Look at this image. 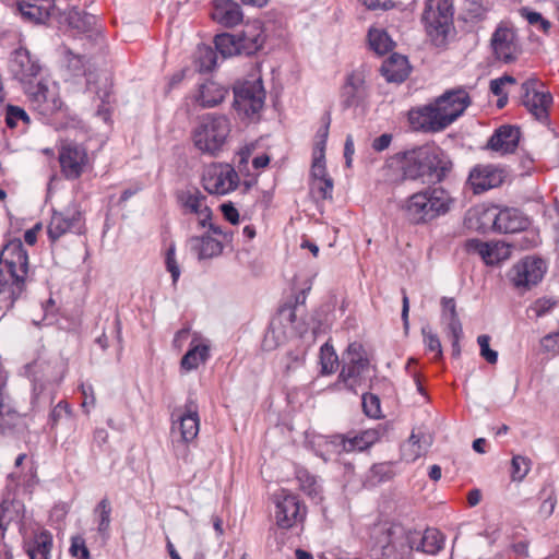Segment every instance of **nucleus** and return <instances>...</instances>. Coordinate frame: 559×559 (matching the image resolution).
<instances>
[{"label": "nucleus", "instance_id": "obj_1", "mask_svg": "<svg viewBox=\"0 0 559 559\" xmlns=\"http://www.w3.org/2000/svg\"><path fill=\"white\" fill-rule=\"evenodd\" d=\"M396 158L403 179L421 183L443 181L453 167L448 154L433 142L400 153Z\"/></svg>", "mask_w": 559, "mask_h": 559}, {"label": "nucleus", "instance_id": "obj_2", "mask_svg": "<svg viewBox=\"0 0 559 559\" xmlns=\"http://www.w3.org/2000/svg\"><path fill=\"white\" fill-rule=\"evenodd\" d=\"M230 132L231 123L226 116L207 114L193 128L191 140L198 151L214 157L224 150Z\"/></svg>", "mask_w": 559, "mask_h": 559}, {"label": "nucleus", "instance_id": "obj_3", "mask_svg": "<svg viewBox=\"0 0 559 559\" xmlns=\"http://www.w3.org/2000/svg\"><path fill=\"white\" fill-rule=\"evenodd\" d=\"M452 200L442 188H427L412 194L404 206L405 215L413 224H421L445 214Z\"/></svg>", "mask_w": 559, "mask_h": 559}, {"label": "nucleus", "instance_id": "obj_4", "mask_svg": "<svg viewBox=\"0 0 559 559\" xmlns=\"http://www.w3.org/2000/svg\"><path fill=\"white\" fill-rule=\"evenodd\" d=\"M5 254V273L9 278L2 282V295L8 297L13 304L25 288V278L28 272V255L20 239L10 241L2 247V255Z\"/></svg>", "mask_w": 559, "mask_h": 559}, {"label": "nucleus", "instance_id": "obj_5", "mask_svg": "<svg viewBox=\"0 0 559 559\" xmlns=\"http://www.w3.org/2000/svg\"><path fill=\"white\" fill-rule=\"evenodd\" d=\"M423 22L429 36L436 41H443L453 23V4L451 0H427Z\"/></svg>", "mask_w": 559, "mask_h": 559}, {"label": "nucleus", "instance_id": "obj_6", "mask_svg": "<svg viewBox=\"0 0 559 559\" xmlns=\"http://www.w3.org/2000/svg\"><path fill=\"white\" fill-rule=\"evenodd\" d=\"M368 368L369 359L364 346L357 342L350 343L343 354V366L337 381L347 390L356 392Z\"/></svg>", "mask_w": 559, "mask_h": 559}, {"label": "nucleus", "instance_id": "obj_7", "mask_svg": "<svg viewBox=\"0 0 559 559\" xmlns=\"http://www.w3.org/2000/svg\"><path fill=\"white\" fill-rule=\"evenodd\" d=\"M265 91L261 79L245 81L234 87V107L239 115L253 117L263 108Z\"/></svg>", "mask_w": 559, "mask_h": 559}, {"label": "nucleus", "instance_id": "obj_8", "mask_svg": "<svg viewBox=\"0 0 559 559\" xmlns=\"http://www.w3.org/2000/svg\"><path fill=\"white\" fill-rule=\"evenodd\" d=\"M202 183L209 193L223 195L238 187L239 176L231 165L213 163L204 169Z\"/></svg>", "mask_w": 559, "mask_h": 559}, {"label": "nucleus", "instance_id": "obj_9", "mask_svg": "<svg viewBox=\"0 0 559 559\" xmlns=\"http://www.w3.org/2000/svg\"><path fill=\"white\" fill-rule=\"evenodd\" d=\"M522 104L538 121L547 122L549 108L552 105V95L537 80H527L522 84Z\"/></svg>", "mask_w": 559, "mask_h": 559}, {"label": "nucleus", "instance_id": "obj_10", "mask_svg": "<svg viewBox=\"0 0 559 559\" xmlns=\"http://www.w3.org/2000/svg\"><path fill=\"white\" fill-rule=\"evenodd\" d=\"M23 90L32 108L43 118L48 119L61 110L63 104L58 93L50 90L45 82L28 84Z\"/></svg>", "mask_w": 559, "mask_h": 559}, {"label": "nucleus", "instance_id": "obj_11", "mask_svg": "<svg viewBox=\"0 0 559 559\" xmlns=\"http://www.w3.org/2000/svg\"><path fill=\"white\" fill-rule=\"evenodd\" d=\"M545 272L546 265L542 259L526 257L512 266L508 276L516 289L526 292L542 281Z\"/></svg>", "mask_w": 559, "mask_h": 559}, {"label": "nucleus", "instance_id": "obj_12", "mask_svg": "<svg viewBox=\"0 0 559 559\" xmlns=\"http://www.w3.org/2000/svg\"><path fill=\"white\" fill-rule=\"evenodd\" d=\"M275 507V520L281 528H290L305 519L306 509L298 497L284 489L276 495Z\"/></svg>", "mask_w": 559, "mask_h": 559}, {"label": "nucleus", "instance_id": "obj_13", "mask_svg": "<svg viewBox=\"0 0 559 559\" xmlns=\"http://www.w3.org/2000/svg\"><path fill=\"white\" fill-rule=\"evenodd\" d=\"M447 127L454 122L471 105V97L464 88L447 91L435 102Z\"/></svg>", "mask_w": 559, "mask_h": 559}, {"label": "nucleus", "instance_id": "obj_14", "mask_svg": "<svg viewBox=\"0 0 559 559\" xmlns=\"http://www.w3.org/2000/svg\"><path fill=\"white\" fill-rule=\"evenodd\" d=\"M8 68L13 78L23 84V87L33 84L32 79L36 78L41 70L38 60L23 47L13 51Z\"/></svg>", "mask_w": 559, "mask_h": 559}, {"label": "nucleus", "instance_id": "obj_15", "mask_svg": "<svg viewBox=\"0 0 559 559\" xmlns=\"http://www.w3.org/2000/svg\"><path fill=\"white\" fill-rule=\"evenodd\" d=\"M174 421L173 429H178L180 440L182 443L193 441L200 428L199 408L194 401L189 400L183 407L177 408L173 413Z\"/></svg>", "mask_w": 559, "mask_h": 559}, {"label": "nucleus", "instance_id": "obj_16", "mask_svg": "<svg viewBox=\"0 0 559 559\" xmlns=\"http://www.w3.org/2000/svg\"><path fill=\"white\" fill-rule=\"evenodd\" d=\"M408 122L413 130L428 133L440 132L448 128L435 103L411 109Z\"/></svg>", "mask_w": 559, "mask_h": 559}, {"label": "nucleus", "instance_id": "obj_17", "mask_svg": "<svg viewBox=\"0 0 559 559\" xmlns=\"http://www.w3.org/2000/svg\"><path fill=\"white\" fill-rule=\"evenodd\" d=\"M86 150L74 143H64L59 150L61 171L67 179H78L87 164Z\"/></svg>", "mask_w": 559, "mask_h": 559}, {"label": "nucleus", "instance_id": "obj_18", "mask_svg": "<svg viewBox=\"0 0 559 559\" xmlns=\"http://www.w3.org/2000/svg\"><path fill=\"white\" fill-rule=\"evenodd\" d=\"M368 97L365 74L360 70L348 73L341 87L340 98L344 109L360 106Z\"/></svg>", "mask_w": 559, "mask_h": 559}, {"label": "nucleus", "instance_id": "obj_19", "mask_svg": "<svg viewBox=\"0 0 559 559\" xmlns=\"http://www.w3.org/2000/svg\"><path fill=\"white\" fill-rule=\"evenodd\" d=\"M506 177L507 171L503 168L493 165H477L471 170L467 183L473 192L478 194L501 186Z\"/></svg>", "mask_w": 559, "mask_h": 559}, {"label": "nucleus", "instance_id": "obj_20", "mask_svg": "<svg viewBox=\"0 0 559 559\" xmlns=\"http://www.w3.org/2000/svg\"><path fill=\"white\" fill-rule=\"evenodd\" d=\"M491 46L496 57L504 63L515 61L521 52L515 32L506 26H499L495 31Z\"/></svg>", "mask_w": 559, "mask_h": 559}, {"label": "nucleus", "instance_id": "obj_21", "mask_svg": "<svg viewBox=\"0 0 559 559\" xmlns=\"http://www.w3.org/2000/svg\"><path fill=\"white\" fill-rule=\"evenodd\" d=\"M512 246L501 241L484 242L478 239L466 241V249L478 254L486 264L495 265L510 258Z\"/></svg>", "mask_w": 559, "mask_h": 559}, {"label": "nucleus", "instance_id": "obj_22", "mask_svg": "<svg viewBox=\"0 0 559 559\" xmlns=\"http://www.w3.org/2000/svg\"><path fill=\"white\" fill-rule=\"evenodd\" d=\"M178 201L185 210V213L194 214L199 225L205 228L207 222L212 218V211L206 204V197L197 188L181 191L178 194Z\"/></svg>", "mask_w": 559, "mask_h": 559}, {"label": "nucleus", "instance_id": "obj_23", "mask_svg": "<svg viewBox=\"0 0 559 559\" xmlns=\"http://www.w3.org/2000/svg\"><path fill=\"white\" fill-rule=\"evenodd\" d=\"M82 215L79 211L69 213L53 212L47 228V234L51 242L57 241L67 231L81 233Z\"/></svg>", "mask_w": 559, "mask_h": 559}, {"label": "nucleus", "instance_id": "obj_24", "mask_svg": "<svg viewBox=\"0 0 559 559\" xmlns=\"http://www.w3.org/2000/svg\"><path fill=\"white\" fill-rule=\"evenodd\" d=\"M530 219L520 210L506 207L499 211L493 218V228L499 233L513 234L526 230Z\"/></svg>", "mask_w": 559, "mask_h": 559}, {"label": "nucleus", "instance_id": "obj_25", "mask_svg": "<svg viewBox=\"0 0 559 559\" xmlns=\"http://www.w3.org/2000/svg\"><path fill=\"white\" fill-rule=\"evenodd\" d=\"M22 16L36 24H46L56 11L55 0H19Z\"/></svg>", "mask_w": 559, "mask_h": 559}, {"label": "nucleus", "instance_id": "obj_26", "mask_svg": "<svg viewBox=\"0 0 559 559\" xmlns=\"http://www.w3.org/2000/svg\"><path fill=\"white\" fill-rule=\"evenodd\" d=\"M520 136V128L504 124L498 128L490 136L487 147L502 154L512 153L519 145Z\"/></svg>", "mask_w": 559, "mask_h": 559}, {"label": "nucleus", "instance_id": "obj_27", "mask_svg": "<svg viewBox=\"0 0 559 559\" xmlns=\"http://www.w3.org/2000/svg\"><path fill=\"white\" fill-rule=\"evenodd\" d=\"M237 36L240 53L246 56L255 53L265 41L262 24L258 21L247 24Z\"/></svg>", "mask_w": 559, "mask_h": 559}, {"label": "nucleus", "instance_id": "obj_28", "mask_svg": "<svg viewBox=\"0 0 559 559\" xmlns=\"http://www.w3.org/2000/svg\"><path fill=\"white\" fill-rule=\"evenodd\" d=\"M211 15L215 22L225 27H233L242 20L240 7L231 0H216Z\"/></svg>", "mask_w": 559, "mask_h": 559}, {"label": "nucleus", "instance_id": "obj_29", "mask_svg": "<svg viewBox=\"0 0 559 559\" xmlns=\"http://www.w3.org/2000/svg\"><path fill=\"white\" fill-rule=\"evenodd\" d=\"M409 547L428 555H436L444 545V537L437 528H427L421 536H411Z\"/></svg>", "mask_w": 559, "mask_h": 559}, {"label": "nucleus", "instance_id": "obj_30", "mask_svg": "<svg viewBox=\"0 0 559 559\" xmlns=\"http://www.w3.org/2000/svg\"><path fill=\"white\" fill-rule=\"evenodd\" d=\"M111 82L107 75H99L97 80L92 81L91 78L87 79V91L94 93L100 104L97 108V115L100 116L105 121L108 120L110 115V97H111Z\"/></svg>", "mask_w": 559, "mask_h": 559}, {"label": "nucleus", "instance_id": "obj_31", "mask_svg": "<svg viewBox=\"0 0 559 559\" xmlns=\"http://www.w3.org/2000/svg\"><path fill=\"white\" fill-rule=\"evenodd\" d=\"M381 72L389 82L401 83L405 81L409 74L407 58L393 53L382 63Z\"/></svg>", "mask_w": 559, "mask_h": 559}, {"label": "nucleus", "instance_id": "obj_32", "mask_svg": "<svg viewBox=\"0 0 559 559\" xmlns=\"http://www.w3.org/2000/svg\"><path fill=\"white\" fill-rule=\"evenodd\" d=\"M227 94V90L216 82L207 81L200 85L198 93L194 95V102L201 107H214L223 102Z\"/></svg>", "mask_w": 559, "mask_h": 559}, {"label": "nucleus", "instance_id": "obj_33", "mask_svg": "<svg viewBox=\"0 0 559 559\" xmlns=\"http://www.w3.org/2000/svg\"><path fill=\"white\" fill-rule=\"evenodd\" d=\"M432 442L430 435L415 433L409 436L408 440L402 445V457L406 462H414L425 454Z\"/></svg>", "mask_w": 559, "mask_h": 559}, {"label": "nucleus", "instance_id": "obj_34", "mask_svg": "<svg viewBox=\"0 0 559 559\" xmlns=\"http://www.w3.org/2000/svg\"><path fill=\"white\" fill-rule=\"evenodd\" d=\"M189 241L192 250L198 253L199 259H211L223 252V241L207 234L201 237H191Z\"/></svg>", "mask_w": 559, "mask_h": 559}, {"label": "nucleus", "instance_id": "obj_35", "mask_svg": "<svg viewBox=\"0 0 559 559\" xmlns=\"http://www.w3.org/2000/svg\"><path fill=\"white\" fill-rule=\"evenodd\" d=\"M5 124L17 133H25L31 127V117L24 108L15 105H7L4 108Z\"/></svg>", "mask_w": 559, "mask_h": 559}, {"label": "nucleus", "instance_id": "obj_36", "mask_svg": "<svg viewBox=\"0 0 559 559\" xmlns=\"http://www.w3.org/2000/svg\"><path fill=\"white\" fill-rule=\"evenodd\" d=\"M210 347L206 344L191 342L189 350L183 355L180 366L186 371L197 369L200 364H203L209 358Z\"/></svg>", "mask_w": 559, "mask_h": 559}, {"label": "nucleus", "instance_id": "obj_37", "mask_svg": "<svg viewBox=\"0 0 559 559\" xmlns=\"http://www.w3.org/2000/svg\"><path fill=\"white\" fill-rule=\"evenodd\" d=\"M347 453L355 451H364L370 448L380 439L378 429H367L358 433H347Z\"/></svg>", "mask_w": 559, "mask_h": 559}, {"label": "nucleus", "instance_id": "obj_38", "mask_svg": "<svg viewBox=\"0 0 559 559\" xmlns=\"http://www.w3.org/2000/svg\"><path fill=\"white\" fill-rule=\"evenodd\" d=\"M215 48L223 57H231L240 53L237 34L223 33L215 36Z\"/></svg>", "mask_w": 559, "mask_h": 559}, {"label": "nucleus", "instance_id": "obj_39", "mask_svg": "<svg viewBox=\"0 0 559 559\" xmlns=\"http://www.w3.org/2000/svg\"><path fill=\"white\" fill-rule=\"evenodd\" d=\"M69 24L81 32H88L96 24V16L76 8L69 12Z\"/></svg>", "mask_w": 559, "mask_h": 559}, {"label": "nucleus", "instance_id": "obj_40", "mask_svg": "<svg viewBox=\"0 0 559 559\" xmlns=\"http://www.w3.org/2000/svg\"><path fill=\"white\" fill-rule=\"evenodd\" d=\"M53 545L52 535L47 530H41L34 535L32 544L27 548V554L50 555Z\"/></svg>", "mask_w": 559, "mask_h": 559}, {"label": "nucleus", "instance_id": "obj_41", "mask_svg": "<svg viewBox=\"0 0 559 559\" xmlns=\"http://www.w3.org/2000/svg\"><path fill=\"white\" fill-rule=\"evenodd\" d=\"M297 478L300 484V489L309 496L313 500L321 501V487L317 483V479L314 476L310 475L306 471H299L297 474Z\"/></svg>", "mask_w": 559, "mask_h": 559}, {"label": "nucleus", "instance_id": "obj_42", "mask_svg": "<svg viewBox=\"0 0 559 559\" xmlns=\"http://www.w3.org/2000/svg\"><path fill=\"white\" fill-rule=\"evenodd\" d=\"M368 37L370 47L379 55L388 52L393 47L390 36L382 29H370Z\"/></svg>", "mask_w": 559, "mask_h": 559}, {"label": "nucleus", "instance_id": "obj_43", "mask_svg": "<svg viewBox=\"0 0 559 559\" xmlns=\"http://www.w3.org/2000/svg\"><path fill=\"white\" fill-rule=\"evenodd\" d=\"M195 64L200 72L211 71L216 64V51L209 46H200L197 51Z\"/></svg>", "mask_w": 559, "mask_h": 559}, {"label": "nucleus", "instance_id": "obj_44", "mask_svg": "<svg viewBox=\"0 0 559 559\" xmlns=\"http://www.w3.org/2000/svg\"><path fill=\"white\" fill-rule=\"evenodd\" d=\"M543 499L538 513L542 518L548 519L555 511L557 504V495L552 486L544 487L540 491Z\"/></svg>", "mask_w": 559, "mask_h": 559}, {"label": "nucleus", "instance_id": "obj_45", "mask_svg": "<svg viewBox=\"0 0 559 559\" xmlns=\"http://www.w3.org/2000/svg\"><path fill=\"white\" fill-rule=\"evenodd\" d=\"M322 373H333L338 365L337 355L332 345L325 343L320 350Z\"/></svg>", "mask_w": 559, "mask_h": 559}, {"label": "nucleus", "instance_id": "obj_46", "mask_svg": "<svg viewBox=\"0 0 559 559\" xmlns=\"http://www.w3.org/2000/svg\"><path fill=\"white\" fill-rule=\"evenodd\" d=\"M332 192H333L332 178L311 180L310 193L316 201L332 199Z\"/></svg>", "mask_w": 559, "mask_h": 559}, {"label": "nucleus", "instance_id": "obj_47", "mask_svg": "<svg viewBox=\"0 0 559 559\" xmlns=\"http://www.w3.org/2000/svg\"><path fill=\"white\" fill-rule=\"evenodd\" d=\"M556 301L550 298H539L535 300L527 309L528 319H538L549 313L556 306Z\"/></svg>", "mask_w": 559, "mask_h": 559}, {"label": "nucleus", "instance_id": "obj_48", "mask_svg": "<svg viewBox=\"0 0 559 559\" xmlns=\"http://www.w3.org/2000/svg\"><path fill=\"white\" fill-rule=\"evenodd\" d=\"M532 461L523 455H514L511 461V478L514 481H521L531 469Z\"/></svg>", "mask_w": 559, "mask_h": 559}, {"label": "nucleus", "instance_id": "obj_49", "mask_svg": "<svg viewBox=\"0 0 559 559\" xmlns=\"http://www.w3.org/2000/svg\"><path fill=\"white\" fill-rule=\"evenodd\" d=\"M326 174L324 153L322 147L313 150V162L311 166V180L329 179Z\"/></svg>", "mask_w": 559, "mask_h": 559}, {"label": "nucleus", "instance_id": "obj_50", "mask_svg": "<svg viewBox=\"0 0 559 559\" xmlns=\"http://www.w3.org/2000/svg\"><path fill=\"white\" fill-rule=\"evenodd\" d=\"M95 513L99 514L98 532L104 535L109 530L111 513L110 502L107 498H103L99 501L95 508Z\"/></svg>", "mask_w": 559, "mask_h": 559}, {"label": "nucleus", "instance_id": "obj_51", "mask_svg": "<svg viewBox=\"0 0 559 559\" xmlns=\"http://www.w3.org/2000/svg\"><path fill=\"white\" fill-rule=\"evenodd\" d=\"M520 14L528 22V24L535 26L544 33L549 31L551 24L540 13L532 11L528 8H522L520 10Z\"/></svg>", "mask_w": 559, "mask_h": 559}, {"label": "nucleus", "instance_id": "obj_52", "mask_svg": "<svg viewBox=\"0 0 559 559\" xmlns=\"http://www.w3.org/2000/svg\"><path fill=\"white\" fill-rule=\"evenodd\" d=\"M441 305L443 309V317L448 320V329H453L454 324L462 325L456 312L454 299L443 297Z\"/></svg>", "mask_w": 559, "mask_h": 559}, {"label": "nucleus", "instance_id": "obj_53", "mask_svg": "<svg viewBox=\"0 0 559 559\" xmlns=\"http://www.w3.org/2000/svg\"><path fill=\"white\" fill-rule=\"evenodd\" d=\"M490 337L486 334L477 337L480 347V356L489 364L493 365L498 360V353L489 347Z\"/></svg>", "mask_w": 559, "mask_h": 559}, {"label": "nucleus", "instance_id": "obj_54", "mask_svg": "<svg viewBox=\"0 0 559 559\" xmlns=\"http://www.w3.org/2000/svg\"><path fill=\"white\" fill-rule=\"evenodd\" d=\"M362 408L367 416L377 418L380 415V400L373 394L362 395Z\"/></svg>", "mask_w": 559, "mask_h": 559}, {"label": "nucleus", "instance_id": "obj_55", "mask_svg": "<svg viewBox=\"0 0 559 559\" xmlns=\"http://www.w3.org/2000/svg\"><path fill=\"white\" fill-rule=\"evenodd\" d=\"M70 554L75 559H90V550L85 540L81 536H74L71 539Z\"/></svg>", "mask_w": 559, "mask_h": 559}, {"label": "nucleus", "instance_id": "obj_56", "mask_svg": "<svg viewBox=\"0 0 559 559\" xmlns=\"http://www.w3.org/2000/svg\"><path fill=\"white\" fill-rule=\"evenodd\" d=\"M165 264H166L167 271L171 274V278L175 284L180 276V267L175 258V246L174 245H171L166 251Z\"/></svg>", "mask_w": 559, "mask_h": 559}, {"label": "nucleus", "instance_id": "obj_57", "mask_svg": "<svg viewBox=\"0 0 559 559\" xmlns=\"http://www.w3.org/2000/svg\"><path fill=\"white\" fill-rule=\"evenodd\" d=\"M423 335L428 350L436 353V358H440L442 356V348L438 335L427 329H423Z\"/></svg>", "mask_w": 559, "mask_h": 559}, {"label": "nucleus", "instance_id": "obj_58", "mask_svg": "<svg viewBox=\"0 0 559 559\" xmlns=\"http://www.w3.org/2000/svg\"><path fill=\"white\" fill-rule=\"evenodd\" d=\"M305 355L301 350L289 352L285 357L284 372L289 374L304 364Z\"/></svg>", "mask_w": 559, "mask_h": 559}, {"label": "nucleus", "instance_id": "obj_59", "mask_svg": "<svg viewBox=\"0 0 559 559\" xmlns=\"http://www.w3.org/2000/svg\"><path fill=\"white\" fill-rule=\"evenodd\" d=\"M325 445L331 449L332 452L341 454L343 452L347 453V436L346 435H334L325 441Z\"/></svg>", "mask_w": 559, "mask_h": 559}, {"label": "nucleus", "instance_id": "obj_60", "mask_svg": "<svg viewBox=\"0 0 559 559\" xmlns=\"http://www.w3.org/2000/svg\"><path fill=\"white\" fill-rule=\"evenodd\" d=\"M448 330H449V333L452 338V355L454 357H457L461 354L460 340L463 335L462 325L454 324L453 329H448Z\"/></svg>", "mask_w": 559, "mask_h": 559}, {"label": "nucleus", "instance_id": "obj_61", "mask_svg": "<svg viewBox=\"0 0 559 559\" xmlns=\"http://www.w3.org/2000/svg\"><path fill=\"white\" fill-rule=\"evenodd\" d=\"M323 121H324L323 126L318 130L317 136L319 138V140L317 141L314 148L322 147L324 151L325 142H326L328 134H329V128H330V123H331L330 114L324 115Z\"/></svg>", "mask_w": 559, "mask_h": 559}, {"label": "nucleus", "instance_id": "obj_62", "mask_svg": "<svg viewBox=\"0 0 559 559\" xmlns=\"http://www.w3.org/2000/svg\"><path fill=\"white\" fill-rule=\"evenodd\" d=\"M206 227H209L213 235H217L222 238L221 241H223L224 246L231 243L234 235L231 230H225L222 227L211 223V221L207 222Z\"/></svg>", "mask_w": 559, "mask_h": 559}, {"label": "nucleus", "instance_id": "obj_63", "mask_svg": "<svg viewBox=\"0 0 559 559\" xmlns=\"http://www.w3.org/2000/svg\"><path fill=\"white\" fill-rule=\"evenodd\" d=\"M222 213L226 221L230 224H237L239 221V213L231 203H224L221 205Z\"/></svg>", "mask_w": 559, "mask_h": 559}, {"label": "nucleus", "instance_id": "obj_64", "mask_svg": "<svg viewBox=\"0 0 559 559\" xmlns=\"http://www.w3.org/2000/svg\"><path fill=\"white\" fill-rule=\"evenodd\" d=\"M391 141H392V135L389 133H383L372 141L371 146L374 151L382 152L390 146Z\"/></svg>", "mask_w": 559, "mask_h": 559}]
</instances>
